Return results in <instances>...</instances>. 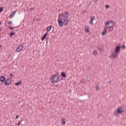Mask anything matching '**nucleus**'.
Masks as SVG:
<instances>
[{"label": "nucleus", "instance_id": "18", "mask_svg": "<svg viewBox=\"0 0 126 126\" xmlns=\"http://www.w3.org/2000/svg\"><path fill=\"white\" fill-rule=\"evenodd\" d=\"M61 123L62 125H65V119L63 118L62 119Z\"/></svg>", "mask_w": 126, "mask_h": 126}, {"label": "nucleus", "instance_id": "32", "mask_svg": "<svg viewBox=\"0 0 126 126\" xmlns=\"http://www.w3.org/2000/svg\"><path fill=\"white\" fill-rule=\"evenodd\" d=\"M86 12H87L86 10H85L84 11H83L82 12V13H86Z\"/></svg>", "mask_w": 126, "mask_h": 126}, {"label": "nucleus", "instance_id": "5", "mask_svg": "<svg viewBox=\"0 0 126 126\" xmlns=\"http://www.w3.org/2000/svg\"><path fill=\"white\" fill-rule=\"evenodd\" d=\"M11 80L12 79L10 78H8L6 80H5L4 85H6V86H9V85L11 84Z\"/></svg>", "mask_w": 126, "mask_h": 126}, {"label": "nucleus", "instance_id": "13", "mask_svg": "<svg viewBox=\"0 0 126 126\" xmlns=\"http://www.w3.org/2000/svg\"><path fill=\"white\" fill-rule=\"evenodd\" d=\"M106 34H107V29H106V28H104L103 31L101 33V35H106Z\"/></svg>", "mask_w": 126, "mask_h": 126}, {"label": "nucleus", "instance_id": "29", "mask_svg": "<svg viewBox=\"0 0 126 126\" xmlns=\"http://www.w3.org/2000/svg\"><path fill=\"white\" fill-rule=\"evenodd\" d=\"M106 9H108V8H109V7H110V5H106L105 6Z\"/></svg>", "mask_w": 126, "mask_h": 126}, {"label": "nucleus", "instance_id": "4", "mask_svg": "<svg viewBox=\"0 0 126 126\" xmlns=\"http://www.w3.org/2000/svg\"><path fill=\"white\" fill-rule=\"evenodd\" d=\"M117 113L119 114H123L124 112H125V108L123 106H120L116 110Z\"/></svg>", "mask_w": 126, "mask_h": 126}, {"label": "nucleus", "instance_id": "15", "mask_svg": "<svg viewBox=\"0 0 126 126\" xmlns=\"http://www.w3.org/2000/svg\"><path fill=\"white\" fill-rule=\"evenodd\" d=\"M93 20H95V16H92L91 18L90 24L92 25L93 24Z\"/></svg>", "mask_w": 126, "mask_h": 126}, {"label": "nucleus", "instance_id": "20", "mask_svg": "<svg viewBox=\"0 0 126 126\" xmlns=\"http://www.w3.org/2000/svg\"><path fill=\"white\" fill-rule=\"evenodd\" d=\"M20 84H21V81H20L19 82L16 83L15 84V85L16 86H18V85H19Z\"/></svg>", "mask_w": 126, "mask_h": 126}, {"label": "nucleus", "instance_id": "9", "mask_svg": "<svg viewBox=\"0 0 126 126\" xmlns=\"http://www.w3.org/2000/svg\"><path fill=\"white\" fill-rule=\"evenodd\" d=\"M111 56L113 59H117V57H118V53H116L115 51L111 53Z\"/></svg>", "mask_w": 126, "mask_h": 126}, {"label": "nucleus", "instance_id": "23", "mask_svg": "<svg viewBox=\"0 0 126 126\" xmlns=\"http://www.w3.org/2000/svg\"><path fill=\"white\" fill-rule=\"evenodd\" d=\"M103 50V46H101L100 47H98V51H101Z\"/></svg>", "mask_w": 126, "mask_h": 126}, {"label": "nucleus", "instance_id": "31", "mask_svg": "<svg viewBox=\"0 0 126 126\" xmlns=\"http://www.w3.org/2000/svg\"><path fill=\"white\" fill-rule=\"evenodd\" d=\"M12 76H14V75H13V74H12V73L10 74V77H12Z\"/></svg>", "mask_w": 126, "mask_h": 126}, {"label": "nucleus", "instance_id": "16", "mask_svg": "<svg viewBox=\"0 0 126 126\" xmlns=\"http://www.w3.org/2000/svg\"><path fill=\"white\" fill-rule=\"evenodd\" d=\"M85 30L86 33H88V32H89V26H87V27H85Z\"/></svg>", "mask_w": 126, "mask_h": 126}, {"label": "nucleus", "instance_id": "39", "mask_svg": "<svg viewBox=\"0 0 126 126\" xmlns=\"http://www.w3.org/2000/svg\"><path fill=\"white\" fill-rule=\"evenodd\" d=\"M63 80V78L61 79L60 81H61V80Z\"/></svg>", "mask_w": 126, "mask_h": 126}, {"label": "nucleus", "instance_id": "40", "mask_svg": "<svg viewBox=\"0 0 126 126\" xmlns=\"http://www.w3.org/2000/svg\"><path fill=\"white\" fill-rule=\"evenodd\" d=\"M108 83H111V81H109Z\"/></svg>", "mask_w": 126, "mask_h": 126}, {"label": "nucleus", "instance_id": "12", "mask_svg": "<svg viewBox=\"0 0 126 126\" xmlns=\"http://www.w3.org/2000/svg\"><path fill=\"white\" fill-rule=\"evenodd\" d=\"M61 75L62 77H63V78H65V77H66V74H65V72H61Z\"/></svg>", "mask_w": 126, "mask_h": 126}, {"label": "nucleus", "instance_id": "2", "mask_svg": "<svg viewBox=\"0 0 126 126\" xmlns=\"http://www.w3.org/2000/svg\"><path fill=\"white\" fill-rule=\"evenodd\" d=\"M50 80H52L51 83L54 82V83H58V82H60V77H59V73L58 72L56 74H53L50 78Z\"/></svg>", "mask_w": 126, "mask_h": 126}, {"label": "nucleus", "instance_id": "37", "mask_svg": "<svg viewBox=\"0 0 126 126\" xmlns=\"http://www.w3.org/2000/svg\"><path fill=\"white\" fill-rule=\"evenodd\" d=\"M33 9H34V8H31V10H33Z\"/></svg>", "mask_w": 126, "mask_h": 126}, {"label": "nucleus", "instance_id": "24", "mask_svg": "<svg viewBox=\"0 0 126 126\" xmlns=\"http://www.w3.org/2000/svg\"><path fill=\"white\" fill-rule=\"evenodd\" d=\"M93 54L94 55H97V51L94 50V51H93Z\"/></svg>", "mask_w": 126, "mask_h": 126}, {"label": "nucleus", "instance_id": "14", "mask_svg": "<svg viewBox=\"0 0 126 126\" xmlns=\"http://www.w3.org/2000/svg\"><path fill=\"white\" fill-rule=\"evenodd\" d=\"M16 12L15 11L12 12V13L9 15V18H10V17H13L14 16V15H15V13Z\"/></svg>", "mask_w": 126, "mask_h": 126}, {"label": "nucleus", "instance_id": "10", "mask_svg": "<svg viewBox=\"0 0 126 126\" xmlns=\"http://www.w3.org/2000/svg\"><path fill=\"white\" fill-rule=\"evenodd\" d=\"M5 81V77L4 76H1L0 77V82H4Z\"/></svg>", "mask_w": 126, "mask_h": 126}, {"label": "nucleus", "instance_id": "3", "mask_svg": "<svg viewBox=\"0 0 126 126\" xmlns=\"http://www.w3.org/2000/svg\"><path fill=\"white\" fill-rule=\"evenodd\" d=\"M114 25L115 23L113 21H109L106 23L105 26L106 28H112Z\"/></svg>", "mask_w": 126, "mask_h": 126}, {"label": "nucleus", "instance_id": "11", "mask_svg": "<svg viewBox=\"0 0 126 126\" xmlns=\"http://www.w3.org/2000/svg\"><path fill=\"white\" fill-rule=\"evenodd\" d=\"M48 35V32H46L42 37L41 38V41H44L45 39L47 37V36Z\"/></svg>", "mask_w": 126, "mask_h": 126}, {"label": "nucleus", "instance_id": "1", "mask_svg": "<svg viewBox=\"0 0 126 126\" xmlns=\"http://www.w3.org/2000/svg\"><path fill=\"white\" fill-rule=\"evenodd\" d=\"M68 16H69V13H68V11L64 12L62 14H59V18L58 19L57 21L60 27H63V25H65V26H66V25L69 23Z\"/></svg>", "mask_w": 126, "mask_h": 126}, {"label": "nucleus", "instance_id": "8", "mask_svg": "<svg viewBox=\"0 0 126 126\" xmlns=\"http://www.w3.org/2000/svg\"><path fill=\"white\" fill-rule=\"evenodd\" d=\"M122 48V47H121V46L120 45H118L115 47V49L114 52H115V53H117V54H119V53H120V52H121V48Z\"/></svg>", "mask_w": 126, "mask_h": 126}, {"label": "nucleus", "instance_id": "19", "mask_svg": "<svg viewBox=\"0 0 126 126\" xmlns=\"http://www.w3.org/2000/svg\"><path fill=\"white\" fill-rule=\"evenodd\" d=\"M119 113H118V111L116 110V111L114 113V116H115V117H118L119 116Z\"/></svg>", "mask_w": 126, "mask_h": 126}, {"label": "nucleus", "instance_id": "28", "mask_svg": "<svg viewBox=\"0 0 126 126\" xmlns=\"http://www.w3.org/2000/svg\"><path fill=\"white\" fill-rule=\"evenodd\" d=\"M49 37H47L46 44H48V43H49Z\"/></svg>", "mask_w": 126, "mask_h": 126}, {"label": "nucleus", "instance_id": "30", "mask_svg": "<svg viewBox=\"0 0 126 126\" xmlns=\"http://www.w3.org/2000/svg\"><path fill=\"white\" fill-rule=\"evenodd\" d=\"M122 49H126V45L125 44H123V45L122 46Z\"/></svg>", "mask_w": 126, "mask_h": 126}, {"label": "nucleus", "instance_id": "25", "mask_svg": "<svg viewBox=\"0 0 126 126\" xmlns=\"http://www.w3.org/2000/svg\"><path fill=\"white\" fill-rule=\"evenodd\" d=\"M3 11V7H0V12H2Z\"/></svg>", "mask_w": 126, "mask_h": 126}, {"label": "nucleus", "instance_id": "21", "mask_svg": "<svg viewBox=\"0 0 126 126\" xmlns=\"http://www.w3.org/2000/svg\"><path fill=\"white\" fill-rule=\"evenodd\" d=\"M13 35H15V32H12L9 33L10 37H12V36H13Z\"/></svg>", "mask_w": 126, "mask_h": 126}, {"label": "nucleus", "instance_id": "41", "mask_svg": "<svg viewBox=\"0 0 126 126\" xmlns=\"http://www.w3.org/2000/svg\"><path fill=\"white\" fill-rule=\"evenodd\" d=\"M1 47V44H0V48Z\"/></svg>", "mask_w": 126, "mask_h": 126}, {"label": "nucleus", "instance_id": "36", "mask_svg": "<svg viewBox=\"0 0 126 126\" xmlns=\"http://www.w3.org/2000/svg\"><path fill=\"white\" fill-rule=\"evenodd\" d=\"M91 5V3H90V4L88 5V7H89V6H90Z\"/></svg>", "mask_w": 126, "mask_h": 126}, {"label": "nucleus", "instance_id": "34", "mask_svg": "<svg viewBox=\"0 0 126 126\" xmlns=\"http://www.w3.org/2000/svg\"><path fill=\"white\" fill-rule=\"evenodd\" d=\"M97 1H98V0H94V3H96V2H97Z\"/></svg>", "mask_w": 126, "mask_h": 126}, {"label": "nucleus", "instance_id": "42", "mask_svg": "<svg viewBox=\"0 0 126 126\" xmlns=\"http://www.w3.org/2000/svg\"><path fill=\"white\" fill-rule=\"evenodd\" d=\"M1 29L0 28V31H1Z\"/></svg>", "mask_w": 126, "mask_h": 126}, {"label": "nucleus", "instance_id": "38", "mask_svg": "<svg viewBox=\"0 0 126 126\" xmlns=\"http://www.w3.org/2000/svg\"><path fill=\"white\" fill-rule=\"evenodd\" d=\"M1 25V22L0 21V25Z\"/></svg>", "mask_w": 126, "mask_h": 126}, {"label": "nucleus", "instance_id": "17", "mask_svg": "<svg viewBox=\"0 0 126 126\" xmlns=\"http://www.w3.org/2000/svg\"><path fill=\"white\" fill-rule=\"evenodd\" d=\"M51 30H52V27L51 26H49V27H47V32H50Z\"/></svg>", "mask_w": 126, "mask_h": 126}, {"label": "nucleus", "instance_id": "33", "mask_svg": "<svg viewBox=\"0 0 126 126\" xmlns=\"http://www.w3.org/2000/svg\"><path fill=\"white\" fill-rule=\"evenodd\" d=\"M18 118H19V116L16 115V119H18Z\"/></svg>", "mask_w": 126, "mask_h": 126}, {"label": "nucleus", "instance_id": "35", "mask_svg": "<svg viewBox=\"0 0 126 126\" xmlns=\"http://www.w3.org/2000/svg\"><path fill=\"white\" fill-rule=\"evenodd\" d=\"M17 126H20V122H19L17 124Z\"/></svg>", "mask_w": 126, "mask_h": 126}, {"label": "nucleus", "instance_id": "26", "mask_svg": "<svg viewBox=\"0 0 126 126\" xmlns=\"http://www.w3.org/2000/svg\"><path fill=\"white\" fill-rule=\"evenodd\" d=\"M7 24H8L9 25H11V24H12V22L9 21L7 22Z\"/></svg>", "mask_w": 126, "mask_h": 126}, {"label": "nucleus", "instance_id": "22", "mask_svg": "<svg viewBox=\"0 0 126 126\" xmlns=\"http://www.w3.org/2000/svg\"><path fill=\"white\" fill-rule=\"evenodd\" d=\"M95 89L96 90H100V87L99 86V85H96L95 87Z\"/></svg>", "mask_w": 126, "mask_h": 126}, {"label": "nucleus", "instance_id": "27", "mask_svg": "<svg viewBox=\"0 0 126 126\" xmlns=\"http://www.w3.org/2000/svg\"><path fill=\"white\" fill-rule=\"evenodd\" d=\"M8 29H10V30H12V29H14V28L9 26Z\"/></svg>", "mask_w": 126, "mask_h": 126}, {"label": "nucleus", "instance_id": "7", "mask_svg": "<svg viewBox=\"0 0 126 126\" xmlns=\"http://www.w3.org/2000/svg\"><path fill=\"white\" fill-rule=\"evenodd\" d=\"M23 43L20 44L19 46H18L16 49V52L18 53L19 52H20V51H22V49H23Z\"/></svg>", "mask_w": 126, "mask_h": 126}, {"label": "nucleus", "instance_id": "6", "mask_svg": "<svg viewBox=\"0 0 126 126\" xmlns=\"http://www.w3.org/2000/svg\"><path fill=\"white\" fill-rule=\"evenodd\" d=\"M89 77L88 75L85 76L83 79H82L81 80V83H85V82H88L89 80L88 79Z\"/></svg>", "mask_w": 126, "mask_h": 126}]
</instances>
